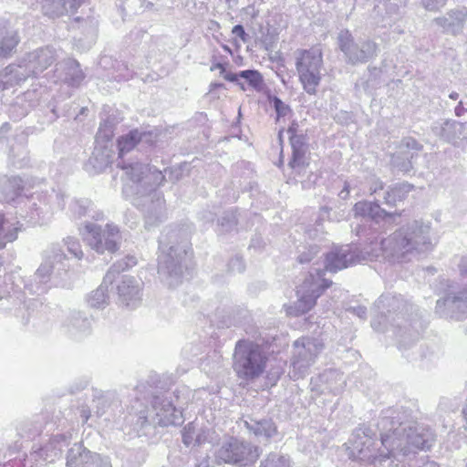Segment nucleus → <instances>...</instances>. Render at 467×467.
I'll return each instance as SVG.
<instances>
[{
  "mask_svg": "<svg viewBox=\"0 0 467 467\" xmlns=\"http://www.w3.org/2000/svg\"><path fill=\"white\" fill-rule=\"evenodd\" d=\"M323 65V54L320 49L312 47L297 51L295 66L298 80L306 93H317L322 80Z\"/></svg>",
  "mask_w": 467,
  "mask_h": 467,
  "instance_id": "2",
  "label": "nucleus"
},
{
  "mask_svg": "<svg viewBox=\"0 0 467 467\" xmlns=\"http://www.w3.org/2000/svg\"><path fill=\"white\" fill-rule=\"evenodd\" d=\"M216 69H218L220 71V73L223 75V77L225 80L230 81V82L237 81V75L231 73V72H226V67H225L224 64L218 62V63L213 64L211 67L212 71L216 70Z\"/></svg>",
  "mask_w": 467,
  "mask_h": 467,
  "instance_id": "10",
  "label": "nucleus"
},
{
  "mask_svg": "<svg viewBox=\"0 0 467 467\" xmlns=\"http://www.w3.org/2000/svg\"><path fill=\"white\" fill-rule=\"evenodd\" d=\"M268 357L263 346L241 339L234 348V370L240 378L254 379L264 374L266 369Z\"/></svg>",
  "mask_w": 467,
  "mask_h": 467,
  "instance_id": "1",
  "label": "nucleus"
},
{
  "mask_svg": "<svg viewBox=\"0 0 467 467\" xmlns=\"http://www.w3.org/2000/svg\"><path fill=\"white\" fill-rule=\"evenodd\" d=\"M274 105L275 111L277 113V117H284L289 112V107L285 105L280 99L275 98Z\"/></svg>",
  "mask_w": 467,
  "mask_h": 467,
  "instance_id": "11",
  "label": "nucleus"
},
{
  "mask_svg": "<svg viewBox=\"0 0 467 467\" xmlns=\"http://www.w3.org/2000/svg\"><path fill=\"white\" fill-rule=\"evenodd\" d=\"M19 228L14 223L6 222L0 214V236L5 241L0 244V249L5 244V242H13L16 239Z\"/></svg>",
  "mask_w": 467,
  "mask_h": 467,
  "instance_id": "6",
  "label": "nucleus"
},
{
  "mask_svg": "<svg viewBox=\"0 0 467 467\" xmlns=\"http://www.w3.org/2000/svg\"><path fill=\"white\" fill-rule=\"evenodd\" d=\"M331 285V281L322 278L321 284L316 285L313 275L306 277L296 290V294L299 296V307H301L302 311H309L316 305L317 297Z\"/></svg>",
  "mask_w": 467,
  "mask_h": 467,
  "instance_id": "4",
  "label": "nucleus"
},
{
  "mask_svg": "<svg viewBox=\"0 0 467 467\" xmlns=\"http://www.w3.org/2000/svg\"><path fill=\"white\" fill-rule=\"evenodd\" d=\"M296 131L297 124L296 123H293L287 130V132L290 134L289 141L292 148L289 166L293 169L309 165V162L306 161V138L304 135H297Z\"/></svg>",
  "mask_w": 467,
  "mask_h": 467,
  "instance_id": "5",
  "label": "nucleus"
},
{
  "mask_svg": "<svg viewBox=\"0 0 467 467\" xmlns=\"http://www.w3.org/2000/svg\"><path fill=\"white\" fill-rule=\"evenodd\" d=\"M238 77L246 79L249 85L255 89H260L264 83L263 76L257 70H243L237 75Z\"/></svg>",
  "mask_w": 467,
  "mask_h": 467,
  "instance_id": "9",
  "label": "nucleus"
},
{
  "mask_svg": "<svg viewBox=\"0 0 467 467\" xmlns=\"http://www.w3.org/2000/svg\"><path fill=\"white\" fill-rule=\"evenodd\" d=\"M48 16H49L50 17H52V18H54V17H55V16H54L53 14H48Z\"/></svg>",
  "mask_w": 467,
  "mask_h": 467,
  "instance_id": "17",
  "label": "nucleus"
},
{
  "mask_svg": "<svg viewBox=\"0 0 467 467\" xmlns=\"http://www.w3.org/2000/svg\"><path fill=\"white\" fill-rule=\"evenodd\" d=\"M381 441H382V444H385V443H386V438H385V436H381Z\"/></svg>",
  "mask_w": 467,
  "mask_h": 467,
  "instance_id": "16",
  "label": "nucleus"
},
{
  "mask_svg": "<svg viewBox=\"0 0 467 467\" xmlns=\"http://www.w3.org/2000/svg\"><path fill=\"white\" fill-rule=\"evenodd\" d=\"M223 83H212L211 84V89H216V88H223Z\"/></svg>",
  "mask_w": 467,
  "mask_h": 467,
  "instance_id": "14",
  "label": "nucleus"
},
{
  "mask_svg": "<svg viewBox=\"0 0 467 467\" xmlns=\"http://www.w3.org/2000/svg\"><path fill=\"white\" fill-rule=\"evenodd\" d=\"M140 141L138 130H131L125 136H121L118 140V147L119 155H123L125 152L133 150Z\"/></svg>",
  "mask_w": 467,
  "mask_h": 467,
  "instance_id": "7",
  "label": "nucleus"
},
{
  "mask_svg": "<svg viewBox=\"0 0 467 467\" xmlns=\"http://www.w3.org/2000/svg\"><path fill=\"white\" fill-rule=\"evenodd\" d=\"M86 229L88 244L96 252L104 254L105 252L115 253L118 250L119 231L117 227L107 225L102 229L99 226L89 224L86 226Z\"/></svg>",
  "mask_w": 467,
  "mask_h": 467,
  "instance_id": "3",
  "label": "nucleus"
},
{
  "mask_svg": "<svg viewBox=\"0 0 467 467\" xmlns=\"http://www.w3.org/2000/svg\"><path fill=\"white\" fill-rule=\"evenodd\" d=\"M317 276H318V277H320V278H321V277L324 275V271H323V270H318V271L317 272Z\"/></svg>",
  "mask_w": 467,
  "mask_h": 467,
  "instance_id": "15",
  "label": "nucleus"
},
{
  "mask_svg": "<svg viewBox=\"0 0 467 467\" xmlns=\"http://www.w3.org/2000/svg\"><path fill=\"white\" fill-rule=\"evenodd\" d=\"M348 267L346 255L338 253H329L327 255L326 270L330 272H337L343 268Z\"/></svg>",
  "mask_w": 467,
  "mask_h": 467,
  "instance_id": "8",
  "label": "nucleus"
},
{
  "mask_svg": "<svg viewBox=\"0 0 467 467\" xmlns=\"http://www.w3.org/2000/svg\"><path fill=\"white\" fill-rule=\"evenodd\" d=\"M229 449L234 450L232 445H230L229 448L225 449V451H223V454L222 456L223 460L225 462H228V463H237V462H240L242 461V459L240 457H238L237 454H235V455H229L228 454ZM234 450H239V448L235 447Z\"/></svg>",
  "mask_w": 467,
  "mask_h": 467,
  "instance_id": "12",
  "label": "nucleus"
},
{
  "mask_svg": "<svg viewBox=\"0 0 467 467\" xmlns=\"http://www.w3.org/2000/svg\"><path fill=\"white\" fill-rule=\"evenodd\" d=\"M232 34L239 37L243 42L247 41V34L245 33L244 26L241 25L234 26L232 29Z\"/></svg>",
  "mask_w": 467,
  "mask_h": 467,
  "instance_id": "13",
  "label": "nucleus"
}]
</instances>
